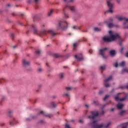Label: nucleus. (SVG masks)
Returning a JSON list of instances; mask_svg holds the SVG:
<instances>
[{"label": "nucleus", "instance_id": "nucleus-53", "mask_svg": "<svg viewBox=\"0 0 128 128\" xmlns=\"http://www.w3.org/2000/svg\"><path fill=\"white\" fill-rule=\"evenodd\" d=\"M39 72H42V69H39Z\"/></svg>", "mask_w": 128, "mask_h": 128}, {"label": "nucleus", "instance_id": "nucleus-56", "mask_svg": "<svg viewBox=\"0 0 128 128\" xmlns=\"http://www.w3.org/2000/svg\"><path fill=\"white\" fill-rule=\"evenodd\" d=\"M28 4L30 3V1H28Z\"/></svg>", "mask_w": 128, "mask_h": 128}, {"label": "nucleus", "instance_id": "nucleus-45", "mask_svg": "<svg viewBox=\"0 0 128 128\" xmlns=\"http://www.w3.org/2000/svg\"><path fill=\"white\" fill-rule=\"evenodd\" d=\"M85 106H86V108H88V105L86 104V105H85Z\"/></svg>", "mask_w": 128, "mask_h": 128}, {"label": "nucleus", "instance_id": "nucleus-25", "mask_svg": "<svg viewBox=\"0 0 128 128\" xmlns=\"http://www.w3.org/2000/svg\"><path fill=\"white\" fill-rule=\"evenodd\" d=\"M100 70H106V66H102L101 67H100Z\"/></svg>", "mask_w": 128, "mask_h": 128}, {"label": "nucleus", "instance_id": "nucleus-52", "mask_svg": "<svg viewBox=\"0 0 128 128\" xmlns=\"http://www.w3.org/2000/svg\"><path fill=\"white\" fill-rule=\"evenodd\" d=\"M74 0H70V2H74Z\"/></svg>", "mask_w": 128, "mask_h": 128}, {"label": "nucleus", "instance_id": "nucleus-34", "mask_svg": "<svg viewBox=\"0 0 128 128\" xmlns=\"http://www.w3.org/2000/svg\"><path fill=\"white\" fill-rule=\"evenodd\" d=\"M123 71L128 73V68L124 69Z\"/></svg>", "mask_w": 128, "mask_h": 128}, {"label": "nucleus", "instance_id": "nucleus-28", "mask_svg": "<svg viewBox=\"0 0 128 128\" xmlns=\"http://www.w3.org/2000/svg\"><path fill=\"white\" fill-rule=\"evenodd\" d=\"M40 114H44V116H48V115L46 114V113L44 112L41 111L40 112Z\"/></svg>", "mask_w": 128, "mask_h": 128}, {"label": "nucleus", "instance_id": "nucleus-22", "mask_svg": "<svg viewBox=\"0 0 128 128\" xmlns=\"http://www.w3.org/2000/svg\"><path fill=\"white\" fill-rule=\"evenodd\" d=\"M128 122L124 123L122 128H128Z\"/></svg>", "mask_w": 128, "mask_h": 128}, {"label": "nucleus", "instance_id": "nucleus-31", "mask_svg": "<svg viewBox=\"0 0 128 128\" xmlns=\"http://www.w3.org/2000/svg\"><path fill=\"white\" fill-rule=\"evenodd\" d=\"M76 46H78V43H74L73 44L74 48H76Z\"/></svg>", "mask_w": 128, "mask_h": 128}, {"label": "nucleus", "instance_id": "nucleus-42", "mask_svg": "<svg viewBox=\"0 0 128 128\" xmlns=\"http://www.w3.org/2000/svg\"><path fill=\"white\" fill-rule=\"evenodd\" d=\"M36 4H38V0H34Z\"/></svg>", "mask_w": 128, "mask_h": 128}, {"label": "nucleus", "instance_id": "nucleus-38", "mask_svg": "<svg viewBox=\"0 0 128 128\" xmlns=\"http://www.w3.org/2000/svg\"><path fill=\"white\" fill-rule=\"evenodd\" d=\"M120 52L121 53H122V52H124V48H122L120 49Z\"/></svg>", "mask_w": 128, "mask_h": 128}, {"label": "nucleus", "instance_id": "nucleus-4", "mask_svg": "<svg viewBox=\"0 0 128 128\" xmlns=\"http://www.w3.org/2000/svg\"><path fill=\"white\" fill-rule=\"evenodd\" d=\"M66 26H68V22H66L64 21H60L56 26V28L57 30H60L62 28V30H66V28H68V26L66 27H64V26H66Z\"/></svg>", "mask_w": 128, "mask_h": 128}, {"label": "nucleus", "instance_id": "nucleus-20", "mask_svg": "<svg viewBox=\"0 0 128 128\" xmlns=\"http://www.w3.org/2000/svg\"><path fill=\"white\" fill-rule=\"evenodd\" d=\"M124 114H126V110H122L120 112V116H124Z\"/></svg>", "mask_w": 128, "mask_h": 128}, {"label": "nucleus", "instance_id": "nucleus-48", "mask_svg": "<svg viewBox=\"0 0 128 128\" xmlns=\"http://www.w3.org/2000/svg\"><path fill=\"white\" fill-rule=\"evenodd\" d=\"M89 52H90V54H92V50H90Z\"/></svg>", "mask_w": 128, "mask_h": 128}, {"label": "nucleus", "instance_id": "nucleus-19", "mask_svg": "<svg viewBox=\"0 0 128 128\" xmlns=\"http://www.w3.org/2000/svg\"><path fill=\"white\" fill-rule=\"evenodd\" d=\"M56 104L54 102H52L51 104V108H56Z\"/></svg>", "mask_w": 128, "mask_h": 128}, {"label": "nucleus", "instance_id": "nucleus-62", "mask_svg": "<svg viewBox=\"0 0 128 128\" xmlns=\"http://www.w3.org/2000/svg\"><path fill=\"white\" fill-rule=\"evenodd\" d=\"M47 64V66H48V64Z\"/></svg>", "mask_w": 128, "mask_h": 128}, {"label": "nucleus", "instance_id": "nucleus-24", "mask_svg": "<svg viewBox=\"0 0 128 128\" xmlns=\"http://www.w3.org/2000/svg\"><path fill=\"white\" fill-rule=\"evenodd\" d=\"M94 32H100V28H94Z\"/></svg>", "mask_w": 128, "mask_h": 128}, {"label": "nucleus", "instance_id": "nucleus-32", "mask_svg": "<svg viewBox=\"0 0 128 128\" xmlns=\"http://www.w3.org/2000/svg\"><path fill=\"white\" fill-rule=\"evenodd\" d=\"M114 66H115V68H118V62H116L114 64Z\"/></svg>", "mask_w": 128, "mask_h": 128}, {"label": "nucleus", "instance_id": "nucleus-17", "mask_svg": "<svg viewBox=\"0 0 128 128\" xmlns=\"http://www.w3.org/2000/svg\"><path fill=\"white\" fill-rule=\"evenodd\" d=\"M110 54L112 56H114V54H116V50H112L110 51Z\"/></svg>", "mask_w": 128, "mask_h": 128}, {"label": "nucleus", "instance_id": "nucleus-47", "mask_svg": "<svg viewBox=\"0 0 128 128\" xmlns=\"http://www.w3.org/2000/svg\"><path fill=\"white\" fill-rule=\"evenodd\" d=\"M111 110H112V112H114V109L112 108V109H111Z\"/></svg>", "mask_w": 128, "mask_h": 128}, {"label": "nucleus", "instance_id": "nucleus-35", "mask_svg": "<svg viewBox=\"0 0 128 128\" xmlns=\"http://www.w3.org/2000/svg\"><path fill=\"white\" fill-rule=\"evenodd\" d=\"M54 58H58V55L57 54H54Z\"/></svg>", "mask_w": 128, "mask_h": 128}, {"label": "nucleus", "instance_id": "nucleus-6", "mask_svg": "<svg viewBox=\"0 0 128 128\" xmlns=\"http://www.w3.org/2000/svg\"><path fill=\"white\" fill-rule=\"evenodd\" d=\"M108 6L109 10H108V12L112 14L114 12V4L112 3V0H108L107 1Z\"/></svg>", "mask_w": 128, "mask_h": 128}, {"label": "nucleus", "instance_id": "nucleus-11", "mask_svg": "<svg viewBox=\"0 0 128 128\" xmlns=\"http://www.w3.org/2000/svg\"><path fill=\"white\" fill-rule=\"evenodd\" d=\"M75 58L77 60H84V57H82V54H80L79 55H76Z\"/></svg>", "mask_w": 128, "mask_h": 128}, {"label": "nucleus", "instance_id": "nucleus-59", "mask_svg": "<svg viewBox=\"0 0 128 128\" xmlns=\"http://www.w3.org/2000/svg\"><path fill=\"white\" fill-rule=\"evenodd\" d=\"M126 88L128 90V85L126 86Z\"/></svg>", "mask_w": 128, "mask_h": 128}, {"label": "nucleus", "instance_id": "nucleus-16", "mask_svg": "<svg viewBox=\"0 0 128 128\" xmlns=\"http://www.w3.org/2000/svg\"><path fill=\"white\" fill-rule=\"evenodd\" d=\"M16 124V120L14 119L13 120V121L10 122V126H13V124Z\"/></svg>", "mask_w": 128, "mask_h": 128}, {"label": "nucleus", "instance_id": "nucleus-21", "mask_svg": "<svg viewBox=\"0 0 128 128\" xmlns=\"http://www.w3.org/2000/svg\"><path fill=\"white\" fill-rule=\"evenodd\" d=\"M54 12V10H51L50 12L48 13V16H50L52 14V12Z\"/></svg>", "mask_w": 128, "mask_h": 128}, {"label": "nucleus", "instance_id": "nucleus-10", "mask_svg": "<svg viewBox=\"0 0 128 128\" xmlns=\"http://www.w3.org/2000/svg\"><path fill=\"white\" fill-rule=\"evenodd\" d=\"M112 80V77L110 76L107 80H104V86L106 88H108V86H110V84H106V82H110V80Z\"/></svg>", "mask_w": 128, "mask_h": 128}, {"label": "nucleus", "instance_id": "nucleus-39", "mask_svg": "<svg viewBox=\"0 0 128 128\" xmlns=\"http://www.w3.org/2000/svg\"><path fill=\"white\" fill-rule=\"evenodd\" d=\"M116 2L120 4V0H116Z\"/></svg>", "mask_w": 128, "mask_h": 128}, {"label": "nucleus", "instance_id": "nucleus-8", "mask_svg": "<svg viewBox=\"0 0 128 128\" xmlns=\"http://www.w3.org/2000/svg\"><path fill=\"white\" fill-rule=\"evenodd\" d=\"M112 22V18H110V20H106L104 21V24H108V28H112L114 26V24H110V22Z\"/></svg>", "mask_w": 128, "mask_h": 128}, {"label": "nucleus", "instance_id": "nucleus-49", "mask_svg": "<svg viewBox=\"0 0 128 128\" xmlns=\"http://www.w3.org/2000/svg\"><path fill=\"white\" fill-rule=\"evenodd\" d=\"M116 28H120V26H116Z\"/></svg>", "mask_w": 128, "mask_h": 128}, {"label": "nucleus", "instance_id": "nucleus-43", "mask_svg": "<svg viewBox=\"0 0 128 128\" xmlns=\"http://www.w3.org/2000/svg\"><path fill=\"white\" fill-rule=\"evenodd\" d=\"M126 58H128V52L126 54Z\"/></svg>", "mask_w": 128, "mask_h": 128}, {"label": "nucleus", "instance_id": "nucleus-50", "mask_svg": "<svg viewBox=\"0 0 128 128\" xmlns=\"http://www.w3.org/2000/svg\"><path fill=\"white\" fill-rule=\"evenodd\" d=\"M8 6H10V4H8Z\"/></svg>", "mask_w": 128, "mask_h": 128}, {"label": "nucleus", "instance_id": "nucleus-46", "mask_svg": "<svg viewBox=\"0 0 128 128\" xmlns=\"http://www.w3.org/2000/svg\"><path fill=\"white\" fill-rule=\"evenodd\" d=\"M104 114V111H102V113H100V114Z\"/></svg>", "mask_w": 128, "mask_h": 128}, {"label": "nucleus", "instance_id": "nucleus-15", "mask_svg": "<svg viewBox=\"0 0 128 128\" xmlns=\"http://www.w3.org/2000/svg\"><path fill=\"white\" fill-rule=\"evenodd\" d=\"M124 104L118 103L117 104V108L118 110H122V108H124Z\"/></svg>", "mask_w": 128, "mask_h": 128}, {"label": "nucleus", "instance_id": "nucleus-23", "mask_svg": "<svg viewBox=\"0 0 128 128\" xmlns=\"http://www.w3.org/2000/svg\"><path fill=\"white\" fill-rule=\"evenodd\" d=\"M73 28L74 30H80V28L78 26H74Z\"/></svg>", "mask_w": 128, "mask_h": 128}, {"label": "nucleus", "instance_id": "nucleus-37", "mask_svg": "<svg viewBox=\"0 0 128 128\" xmlns=\"http://www.w3.org/2000/svg\"><path fill=\"white\" fill-rule=\"evenodd\" d=\"M79 122H80V124H82L84 122V120H80Z\"/></svg>", "mask_w": 128, "mask_h": 128}, {"label": "nucleus", "instance_id": "nucleus-60", "mask_svg": "<svg viewBox=\"0 0 128 128\" xmlns=\"http://www.w3.org/2000/svg\"><path fill=\"white\" fill-rule=\"evenodd\" d=\"M13 48H16V46H14Z\"/></svg>", "mask_w": 128, "mask_h": 128}, {"label": "nucleus", "instance_id": "nucleus-29", "mask_svg": "<svg viewBox=\"0 0 128 128\" xmlns=\"http://www.w3.org/2000/svg\"><path fill=\"white\" fill-rule=\"evenodd\" d=\"M109 96H108V95L106 96L105 98H104V100H106V98H108Z\"/></svg>", "mask_w": 128, "mask_h": 128}, {"label": "nucleus", "instance_id": "nucleus-9", "mask_svg": "<svg viewBox=\"0 0 128 128\" xmlns=\"http://www.w3.org/2000/svg\"><path fill=\"white\" fill-rule=\"evenodd\" d=\"M22 64L24 66H28L30 64V62L26 59H24Z\"/></svg>", "mask_w": 128, "mask_h": 128}, {"label": "nucleus", "instance_id": "nucleus-51", "mask_svg": "<svg viewBox=\"0 0 128 128\" xmlns=\"http://www.w3.org/2000/svg\"><path fill=\"white\" fill-rule=\"evenodd\" d=\"M99 94H102V91H100Z\"/></svg>", "mask_w": 128, "mask_h": 128}, {"label": "nucleus", "instance_id": "nucleus-33", "mask_svg": "<svg viewBox=\"0 0 128 128\" xmlns=\"http://www.w3.org/2000/svg\"><path fill=\"white\" fill-rule=\"evenodd\" d=\"M46 32H48L46 31H43L42 32V34H46Z\"/></svg>", "mask_w": 128, "mask_h": 128}, {"label": "nucleus", "instance_id": "nucleus-7", "mask_svg": "<svg viewBox=\"0 0 128 128\" xmlns=\"http://www.w3.org/2000/svg\"><path fill=\"white\" fill-rule=\"evenodd\" d=\"M107 50V48H104L100 50L99 54H100V56H102L104 58H106V56H104V54H106V52Z\"/></svg>", "mask_w": 128, "mask_h": 128}, {"label": "nucleus", "instance_id": "nucleus-13", "mask_svg": "<svg viewBox=\"0 0 128 128\" xmlns=\"http://www.w3.org/2000/svg\"><path fill=\"white\" fill-rule=\"evenodd\" d=\"M47 32H48V34H52V36H54L56 35V32H54V31H53L52 30H49L47 31Z\"/></svg>", "mask_w": 128, "mask_h": 128}, {"label": "nucleus", "instance_id": "nucleus-26", "mask_svg": "<svg viewBox=\"0 0 128 128\" xmlns=\"http://www.w3.org/2000/svg\"><path fill=\"white\" fill-rule=\"evenodd\" d=\"M64 73L60 74V78H64Z\"/></svg>", "mask_w": 128, "mask_h": 128}, {"label": "nucleus", "instance_id": "nucleus-2", "mask_svg": "<svg viewBox=\"0 0 128 128\" xmlns=\"http://www.w3.org/2000/svg\"><path fill=\"white\" fill-rule=\"evenodd\" d=\"M110 36H104L103 38V40L106 42H114L116 40L120 38V36L118 34L112 32V30L109 31Z\"/></svg>", "mask_w": 128, "mask_h": 128}, {"label": "nucleus", "instance_id": "nucleus-55", "mask_svg": "<svg viewBox=\"0 0 128 128\" xmlns=\"http://www.w3.org/2000/svg\"><path fill=\"white\" fill-rule=\"evenodd\" d=\"M64 2H68V0H64Z\"/></svg>", "mask_w": 128, "mask_h": 128}, {"label": "nucleus", "instance_id": "nucleus-30", "mask_svg": "<svg viewBox=\"0 0 128 128\" xmlns=\"http://www.w3.org/2000/svg\"><path fill=\"white\" fill-rule=\"evenodd\" d=\"M72 90V88L70 87H66V90Z\"/></svg>", "mask_w": 128, "mask_h": 128}, {"label": "nucleus", "instance_id": "nucleus-3", "mask_svg": "<svg viewBox=\"0 0 128 128\" xmlns=\"http://www.w3.org/2000/svg\"><path fill=\"white\" fill-rule=\"evenodd\" d=\"M115 18L119 20L120 22H122V20H124V22L123 24V28L128 30V18H126L124 16H122L120 15H116L115 16Z\"/></svg>", "mask_w": 128, "mask_h": 128}, {"label": "nucleus", "instance_id": "nucleus-41", "mask_svg": "<svg viewBox=\"0 0 128 128\" xmlns=\"http://www.w3.org/2000/svg\"><path fill=\"white\" fill-rule=\"evenodd\" d=\"M82 42H86V39L84 38L82 40Z\"/></svg>", "mask_w": 128, "mask_h": 128}, {"label": "nucleus", "instance_id": "nucleus-27", "mask_svg": "<svg viewBox=\"0 0 128 128\" xmlns=\"http://www.w3.org/2000/svg\"><path fill=\"white\" fill-rule=\"evenodd\" d=\"M36 54H40V50H38L36 51Z\"/></svg>", "mask_w": 128, "mask_h": 128}, {"label": "nucleus", "instance_id": "nucleus-61", "mask_svg": "<svg viewBox=\"0 0 128 128\" xmlns=\"http://www.w3.org/2000/svg\"><path fill=\"white\" fill-rule=\"evenodd\" d=\"M94 104H96V101H94Z\"/></svg>", "mask_w": 128, "mask_h": 128}, {"label": "nucleus", "instance_id": "nucleus-5", "mask_svg": "<svg viewBox=\"0 0 128 128\" xmlns=\"http://www.w3.org/2000/svg\"><path fill=\"white\" fill-rule=\"evenodd\" d=\"M66 8H69V10H70L72 12H76V8H74V6H66L63 8L64 16V18H68V16L66 14Z\"/></svg>", "mask_w": 128, "mask_h": 128}, {"label": "nucleus", "instance_id": "nucleus-36", "mask_svg": "<svg viewBox=\"0 0 128 128\" xmlns=\"http://www.w3.org/2000/svg\"><path fill=\"white\" fill-rule=\"evenodd\" d=\"M12 112H10L9 113H8V116H12Z\"/></svg>", "mask_w": 128, "mask_h": 128}, {"label": "nucleus", "instance_id": "nucleus-12", "mask_svg": "<svg viewBox=\"0 0 128 128\" xmlns=\"http://www.w3.org/2000/svg\"><path fill=\"white\" fill-rule=\"evenodd\" d=\"M126 97H124L122 98H118V96H116L115 97V100L116 102H122L124 100H126Z\"/></svg>", "mask_w": 128, "mask_h": 128}, {"label": "nucleus", "instance_id": "nucleus-14", "mask_svg": "<svg viewBox=\"0 0 128 128\" xmlns=\"http://www.w3.org/2000/svg\"><path fill=\"white\" fill-rule=\"evenodd\" d=\"M32 28L33 29L34 33L35 34H38V29L36 28V26L33 25L32 26Z\"/></svg>", "mask_w": 128, "mask_h": 128}, {"label": "nucleus", "instance_id": "nucleus-44", "mask_svg": "<svg viewBox=\"0 0 128 128\" xmlns=\"http://www.w3.org/2000/svg\"><path fill=\"white\" fill-rule=\"evenodd\" d=\"M26 120H27V122H28V120H30V118H27V119H26Z\"/></svg>", "mask_w": 128, "mask_h": 128}, {"label": "nucleus", "instance_id": "nucleus-58", "mask_svg": "<svg viewBox=\"0 0 128 128\" xmlns=\"http://www.w3.org/2000/svg\"><path fill=\"white\" fill-rule=\"evenodd\" d=\"M82 32H86V31L82 30Z\"/></svg>", "mask_w": 128, "mask_h": 128}, {"label": "nucleus", "instance_id": "nucleus-18", "mask_svg": "<svg viewBox=\"0 0 128 128\" xmlns=\"http://www.w3.org/2000/svg\"><path fill=\"white\" fill-rule=\"evenodd\" d=\"M124 64H126V62H122L120 64L119 66H124Z\"/></svg>", "mask_w": 128, "mask_h": 128}, {"label": "nucleus", "instance_id": "nucleus-1", "mask_svg": "<svg viewBox=\"0 0 128 128\" xmlns=\"http://www.w3.org/2000/svg\"><path fill=\"white\" fill-rule=\"evenodd\" d=\"M92 116H88V118L90 120H92V122L91 124V126L93 128H107L112 124V122H108L106 125H104V124H98V112L94 111L92 112Z\"/></svg>", "mask_w": 128, "mask_h": 128}, {"label": "nucleus", "instance_id": "nucleus-54", "mask_svg": "<svg viewBox=\"0 0 128 128\" xmlns=\"http://www.w3.org/2000/svg\"><path fill=\"white\" fill-rule=\"evenodd\" d=\"M11 36H14V34H12Z\"/></svg>", "mask_w": 128, "mask_h": 128}, {"label": "nucleus", "instance_id": "nucleus-57", "mask_svg": "<svg viewBox=\"0 0 128 128\" xmlns=\"http://www.w3.org/2000/svg\"><path fill=\"white\" fill-rule=\"evenodd\" d=\"M42 26H44V24H43L42 25Z\"/></svg>", "mask_w": 128, "mask_h": 128}, {"label": "nucleus", "instance_id": "nucleus-40", "mask_svg": "<svg viewBox=\"0 0 128 128\" xmlns=\"http://www.w3.org/2000/svg\"><path fill=\"white\" fill-rule=\"evenodd\" d=\"M66 96H67V98H70V94H66Z\"/></svg>", "mask_w": 128, "mask_h": 128}]
</instances>
